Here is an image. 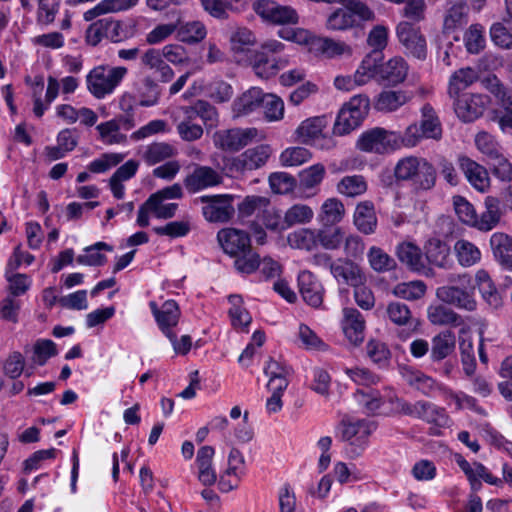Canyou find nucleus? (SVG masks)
Masks as SVG:
<instances>
[{"label":"nucleus","instance_id":"obj_14","mask_svg":"<svg viewBox=\"0 0 512 512\" xmlns=\"http://www.w3.org/2000/svg\"><path fill=\"white\" fill-rule=\"evenodd\" d=\"M490 92L498 99L503 111H496L493 120L505 133L512 129V90L506 88L496 77L489 81Z\"/></svg>","mask_w":512,"mask_h":512},{"label":"nucleus","instance_id":"obj_24","mask_svg":"<svg viewBox=\"0 0 512 512\" xmlns=\"http://www.w3.org/2000/svg\"><path fill=\"white\" fill-rule=\"evenodd\" d=\"M469 7L465 0H455L448 3L444 20V32H453L468 23Z\"/></svg>","mask_w":512,"mask_h":512},{"label":"nucleus","instance_id":"obj_11","mask_svg":"<svg viewBox=\"0 0 512 512\" xmlns=\"http://www.w3.org/2000/svg\"><path fill=\"white\" fill-rule=\"evenodd\" d=\"M272 154V148L267 144H260L245 150L233 157L229 163L231 173L243 174L263 167Z\"/></svg>","mask_w":512,"mask_h":512},{"label":"nucleus","instance_id":"obj_47","mask_svg":"<svg viewBox=\"0 0 512 512\" xmlns=\"http://www.w3.org/2000/svg\"><path fill=\"white\" fill-rule=\"evenodd\" d=\"M317 244H321L322 247L328 250L338 249L344 241L345 233L340 227L325 226L322 229L316 231Z\"/></svg>","mask_w":512,"mask_h":512},{"label":"nucleus","instance_id":"obj_26","mask_svg":"<svg viewBox=\"0 0 512 512\" xmlns=\"http://www.w3.org/2000/svg\"><path fill=\"white\" fill-rule=\"evenodd\" d=\"M263 91L258 87H252L238 96L232 105L235 117L250 115L261 107Z\"/></svg>","mask_w":512,"mask_h":512},{"label":"nucleus","instance_id":"obj_39","mask_svg":"<svg viewBox=\"0 0 512 512\" xmlns=\"http://www.w3.org/2000/svg\"><path fill=\"white\" fill-rule=\"evenodd\" d=\"M367 188V181L362 175L344 176L336 185L338 194L348 198L363 195L367 191Z\"/></svg>","mask_w":512,"mask_h":512},{"label":"nucleus","instance_id":"obj_43","mask_svg":"<svg viewBox=\"0 0 512 512\" xmlns=\"http://www.w3.org/2000/svg\"><path fill=\"white\" fill-rule=\"evenodd\" d=\"M477 78L478 76L476 71L470 67L461 68L455 71L449 80V95L451 97L458 96L461 91L473 84Z\"/></svg>","mask_w":512,"mask_h":512},{"label":"nucleus","instance_id":"obj_35","mask_svg":"<svg viewBox=\"0 0 512 512\" xmlns=\"http://www.w3.org/2000/svg\"><path fill=\"white\" fill-rule=\"evenodd\" d=\"M430 357L439 362L451 355L456 346L455 334L451 330H443L432 338Z\"/></svg>","mask_w":512,"mask_h":512},{"label":"nucleus","instance_id":"obj_46","mask_svg":"<svg viewBox=\"0 0 512 512\" xmlns=\"http://www.w3.org/2000/svg\"><path fill=\"white\" fill-rule=\"evenodd\" d=\"M176 30L178 39L189 44L202 41L207 34L204 24L200 21L180 23Z\"/></svg>","mask_w":512,"mask_h":512},{"label":"nucleus","instance_id":"obj_5","mask_svg":"<svg viewBox=\"0 0 512 512\" xmlns=\"http://www.w3.org/2000/svg\"><path fill=\"white\" fill-rule=\"evenodd\" d=\"M341 7L335 9L326 20L330 31H345L358 26L363 21H373L375 13L360 0H341Z\"/></svg>","mask_w":512,"mask_h":512},{"label":"nucleus","instance_id":"obj_56","mask_svg":"<svg viewBox=\"0 0 512 512\" xmlns=\"http://www.w3.org/2000/svg\"><path fill=\"white\" fill-rule=\"evenodd\" d=\"M314 216L312 208L305 204H295L284 214L287 228L294 225L309 223Z\"/></svg>","mask_w":512,"mask_h":512},{"label":"nucleus","instance_id":"obj_60","mask_svg":"<svg viewBox=\"0 0 512 512\" xmlns=\"http://www.w3.org/2000/svg\"><path fill=\"white\" fill-rule=\"evenodd\" d=\"M230 41L233 51L244 52L256 43V37L251 30L241 27L232 33Z\"/></svg>","mask_w":512,"mask_h":512},{"label":"nucleus","instance_id":"obj_62","mask_svg":"<svg viewBox=\"0 0 512 512\" xmlns=\"http://www.w3.org/2000/svg\"><path fill=\"white\" fill-rule=\"evenodd\" d=\"M324 175V165L320 163L314 164L300 172V185L307 189L313 188L322 182Z\"/></svg>","mask_w":512,"mask_h":512},{"label":"nucleus","instance_id":"obj_19","mask_svg":"<svg viewBox=\"0 0 512 512\" xmlns=\"http://www.w3.org/2000/svg\"><path fill=\"white\" fill-rule=\"evenodd\" d=\"M299 291L303 300L311 307L318 308L323 303L324 288L321 282L309 271L298 276Z\"/></svg>","mask_w":512,"mask_h":512},{"label":"nucleus","instance_id":"obj_17","mask_svg":"<svg viewBox=\"0 0 512 512\" xmlns=\"http://www.w3.org/2000/svg\"><path fill=\"white\" fill-rule=\"evenodd\" d=\"M454 110L463 122H472L479 118L486 106V97L481 94H463L456 96Z\"/></svg>","mask_w":512,"mask_h":512},{"label":"nucleus","instance_id":"obj_54","mask_svg":"<svg viewBox=\"0 0 512 512\" xmlns=\"http://www.w3.org/2000/svg\"><path fill=\"white\" fill-rule=\"evenodd\" d=\"M477 149L487 157L488 161L501 154L502 147L495 137L488 132L481 131L475 136Z\"/></svg>","mask_w":512,"mask_h":512},{"label":"nucleus","instance_id":"obj_51","mask_svg":"<svg viewBox=\"0 0 512 512\" xmlns=\"http://www.w3.org/2000/svg\"><path fill=\"white\" fill-rule=\"evenodd\" d=\"M386 314L389 320L398 326L412 325L414 320L409 306L400 301L390 302Z\"/></svg>","mask_w":512,"mask_h":512},{"label":"nucleus","instance_id":"obj_4","mask_svg":"<svg viewBox=\"0 0 512 512\" xmlns=\"http://www.w3.org/2000/svg\"><path fill=\"white\" fill-rule=\"evenodd\" d=\"M394 175L397 180L411 181L416 191L430 190L436 182L433 165L422 157L407 156L400 159L394 168Z\"/></svg>","mask_w":512,"mask_h":512},{"label":"nucleus","instance_id":"obj_18","mask_svg":"<svg viewBox=\"0 0 512 512\" xmlns=\"http://www.w3.org/2000/svg\"><path fill=\"white\" fill-rule=\"evenodd\" d=\"M342 329L348 341L358 346L364 340L365 319L355 308L343 309Z\"/></svg>","mask_w":512,"mask_h":512},{"label":"nucleus","instance_id":"obj_50","mask_svg":"<svg viewBox=\"0 0 512 512\" xmlns=\"http://www.w3.org/2000/svg\"><path fill=\"white\" fill-rule=\"evenodd\" d=\"M428 319L434 325H460L462 323L461 316L452 309L438 305L430 307L428 310Z\"/></svg>","mask_w":512,"mask_h":512},{"label":"nucleus","instance_id":"obj_6","mask_svg":"<svg viewBox=\"0 0 512 512\" xmlns=\"http://www.w3.org/2000/svg\"><path fill=\"white\" fill-rule=\"evenodd\" d=\"M370 110V100L365 94L353 96L340 109L333 127L335 135L343 136L361 125Z\"/></svg>","mask_w":512,"mask_h":512},{"label":"nucleus","instance_id":"obj_9","mask_svg":"<svg viewBox=\"0 0 512 512\" xmlns=\"http://www.w3.org/2000/svg\"><path fill=\"white\" fill-rule=\"evenodd\" d=\"M395 33L406 55H411L420 60L426 58L427 43L419 23L400 21L395 28Z\"/></svg>","mask_w":512,"mask_h":512},{"label":"nucleus","instance_id":"obj_52","mask_svg":"<svg viewBox=\"0 0 512 512\" xmlns=\"http://www.w3.org/2000/svg\"><path fill=\"white\" fill-rule=\"evenodd\" d=\"M229 303L231 308L229 309V315L231 318L232 325L235 328H247L251 323L252 318L249 312L242 307V297L240 295H230Z\"/></svg>","mask_w":512,"mask_h":512},{"label":"nucleus","instance_id":"obj_20","mask_svg":"<svg viewBox=\"0 0 512 512\" xmlns=\"http://www.w3.org/2000/svg\"><path fill=\"white\" fill-rule=\"evenodd\" d=\"M458 164L468 182L478 191L485 192L490 186V178L485 167L467 156H460Z\"/></svg>","mask_w":512,"mask_h":512},{"label":"nucleus","instance_id":"obj_7","mask_svg":"<svg viewBox=\"0 0 512 512\" xmlns=\"http://www.w3.org/2000/svg\"><path fill=\"white\" fill-rule=\"evenodd\" d=\"M126 74V67L97 66L86 76L87 88L94 97L102 99L115 90Z\"/></svg>","mask_w":512,"mask_h":512},{"label":"nucleus","instance_id":"obj_1","mask_svg":"<svg viewBox=\"0 0 512 512\" xmlns=\"http://www.w3.org/2000/svg\"><path fill=\"white\" fill-rule=\"evenodd\" d=\"M217 240L223 251L235 258L234 267L239 273L251 274L259 268V255L253 252L247 232L223 228L218 232Z\"/></svg>","mask_w":512,"mask_h":512},{"label":"nucleus","instance_id":"obj_27","mask_svg":"<svg viewBox=\"0 0 512 512\" xmlns=\"http://www.w3.org/2000/svg\"><path fill=\"white\" fill-rule=\"evenodd\" d=\"M326 127L325 116L310 117L300 123L294 134L298 142L311 145L313 141H317Z\"/></svg>","mask_w":512,"mask_h":512},{"label":"nucleus","instance_id":"obj_29","mask_svg":"<svg viewBox=\"0 0 512 512\" xmlns=\"http://www.w3.org/2000/svg\"><path fill=\"white\" fill-rule=\"evenodd\" d=\"M475 284L483 300L493 309L502 306V297L489 273L480 269L475 274Z\"/></svg>","mask_w":512,"mask_h":512},{"label":"nucleus","instance_id":"obj_30","mask_svg":"<svg viewBox=\"0 0 512 512\" xmlns=\"http://www.w3.org/2000/svg\"><path fill=\"white\" fill-rule=\"evenodd\" d=\"M214 448L212 446H202L196 455V465L198 468V480L204 486H211L217 480V475L212 467V460L214 456Z\"/></svg>","mask_w":512,"mask_h":512},{"label":"nucleus","instance_id":"obj_41","mask_svg":"<svg viewBox=\"0 0 512 512\" xmlns=\"http://www.w3.org/2000/svg\"><path fill=\"white\" fill-rule=\"evenodd\" d=\"M408 101V97L402 91L385 90L378 94L374 102V108L380 112H393Z\"/></svg>","mask_w":512,"mask_h":512},{"label":"nucleus","instance_id":"obj_3","mask_svg":"<svg viewBox=\"0 0 512 512\" xmlns=\"http://www.w3.org/2000/svg\"><path fill=\"white\" fill-rule=\"evenodd\" d=\"M448 284L437 288L436 295L442 302L458 309L472 312L477 308L475 284L468 273L450 274Z\"/></svg>","mask_w":512,"mask_h":512},{"label":"nucleus","instance_id":"obj_31","mask_svg":"<svg viewBox=\"0 0 512 512\" xmlns=\"http://www.w3.org/2000/svg\"><path fill=\"white\" fill-rule=\"evenodd\" d=\"M398 260L412 271H423L425 263L421 249L412 242H402L396 246Z\"/></svg>","mask_w":512,"mask_h":512},{"label":"nucleus","instance_id":"obj_25","mask_svg":"<svg viewBox=\"0 0 512 512\" xmlns=\"http://www.w3.org/2000/svg\"><path fill=\"white\" fill-rule=\"evenodd\" d=\"M485 211L476 215L473 227L482 232L494 229L501 220L500 201L497 197L487 196L484 200Z\"/></svg>","mask_w":512,"mask_h":512},{"label":"nucleus","instance_id":"obj_55","mask_svg":"<svg viewBox=\"0 0 512 512\" xmlns=\"http://www.w3.org/2000/svg\"><path fill=\"white\" fill-rule=\"evenodd\" d=\"M464 43L469 53H480L485 47L484 27L472 24L464 34Z\"/></svg>","mask_w":512,"mask_h":512},{"label":"nucleus","instance_id":"obj_23","mask_svg":"<svg viewBox=\"0 0 512 512\" xmlns=\"http://www.w3.org/2000/svg\"><path fill=\"white\" fill-rule=\"evenodd\" d=\"M331 274L338 282L353 287L360 286L366 281L362 269L351 261L338 260L331 266Z\"/></svg>","mask_w":512,"mask_h":512},{"label":"nucleus","instance_id":"obj_49","mask_svg":"<svg viewBox=\"0 0 512 512\" xmlns=\"http://www.w3.org/2000/svg\"><path fill=\"white\" fill-rule=\"evenodd\" d=\"M403 7L400 9L401 21L408 23H420L426 18L425 0H402Z\"/></svg>","mask_w":512,"mask_h":512},{"label":"nucleus","instance_id":"obj_44","mask_svg":"<svg viewBox=\"0 0 512 512\" xmlns=\"http://www.w3.org/2000/svg\"><path fill=\"white\" fill-rule=\"evenodd\" d=\"M367 258L370 267L377 273L389 272L397 267L396 260L377 246L370 247Z\"/></svg>","mask_w":512,"mask_h":512},{"label":"nucleus","instance_id":"obj_22","mask_svg":"<svg viewBox=\"0 0 512 512\" xmlns=\"http://www.w3.org/2000/svg\"><path fill=\"white\" fill-rule=\"evenodd\" d=\"M150 308L159 328L167 336V332H172L171 328L176 326L179 321L180 310L178 304L174 300H167L161 308H158L155 302H150Z\"/></svg>","mask_w":512,"mask_h":512},{"label":"nucleus","instance_id":"obj_32","mask_svg":"<svg viewBox=\"0 0 512 512\" xmlns=\"http://www.w3.org/2000/svg\"><path fill=\"white\" fill-rule=\"evenodd\" d=\"M354 224L363 234L369 235L375 232L377 217L374 205L370 201L360 202L354 212Z\"/></svg>","mask_w":512,"mask_h":512},{"label":"nucleus","instance_id":"obj_61","mask_svg":"<svg viewBox=\"0 0 512 512\" xmlns=\"http://www.w3.org/2000/svg\"><path fill=\"white\" fill-rule=\"evenodd\" d=\"M311 152L304 147L287 148L281 153L280 160L284 166H299L311 159Z\"/></svg>","mask_w":512,"mask_h":512},{"label":"nucleus","instance_id":"obj_8","mask_svg":"<svg viewBox=\"0 0 512 512\" xmlns=\"http://www.w3.org/2000/svg\"><path fill=\"white\" fill-rule=\"evenodd\" d=\"M339 428L340 439L348 444L350 454L358 457L367 448L369 437L376 429V424L366 419H343Z\"/></svg>","mask_w":512,"mask_h":512},{"label":"nucleus","instance_id":"obj_36","mask_svg":"<svg viewBox=\"0 0 512 512\" xmlns=\"http://www.w3.org/2000/svg\"><path fill=\"white\" fill-rule=\"evenodd\" d=\"M419 127L427 139L440 140L442 138V125L434 108L426 103L421 108V121Z\"/></svg>","mask_w":512,"mask_h":512},{"label":"nucleus","instance_id":"obj_37","mask_svg":"<svg viewBox=\"0 0 512 512\" xmlns=\"http://www.w3.org/2000/svg\"><path fill=\"white\" fill-rule=\"evenodd\" d=\"M287 65L286 60L269 58L264 52H257L254 55L253 70L255 74L262 79H269L275 76L278 71Z\"/></svg>","mask_w":512,"mask_h":512},{"label":"nucleus","instance_id":"obj_40","mask_svg":"<svg viewBox=\"0 0 512 512\" xmlns=\"http://www.w3.org/2000/svg\"><path fill=\"white\" fill-rule=\"evenodd\" d=\"M453 249L457 261L462 267H471L477 264L481 259V252L479 248L468 240H457Z\"/></svg>","mask_w":512,"mask_h":512},{"label":"nucleus","instance_id":"obj_21","mask_svg":"<svg viewBox=\"0 0 512 512\" xmlns=\"http://www.w3.org/2000/svg\"><path fill=\"white\" fill-rule=\"evenodd\" d=\"M408 74V64L400 56L379 64V82L389 86L402 83Z\"/></svg>","mask_w":512,"mask_h":512},{"label":"nucleus","instance_id":"obj_13","mask_svg":"<svg viewBox=\"0 0 512 512\" xmlns=\"http://www.w3.org/2000/svg\"><path fill=\"white\" fill-rule=\"evenodd\" d=\"M254 11L263 20L278 25L297 24L299 16L290 6H282L266 0H258L253 4Z\"/></svg>","mask_w":512,"mask_h":512},{"label":"nucleus","instance_id":"obj_64","mask_svg":"<svg viewBox=\"0 0 512 512\" xmlns=\"http://www.w3.org/2000/svg\"><path fill=\"white\" fill-rule=\"evenodd\" d=\"M492 173L495 177L503 182H510L512 180V164L503 155V152L496 158L489 160Z\"/></svg>","mask_w":512,"mask_h":512},{"label":"nucleus","instance_id":"obj_12","mask_svg":"<svg viewBox=\"0 0 512 512\" xmlns=\"http://www.w3.org/2000/svg\"><path fill=\"white\" fill-rule=\"evenodd\" d=\"M257 135L256 128H232L216 132L213 140L219 149L235 152L250 144Z\"/></svg>","mask_w":512,"mask_h":512},{"label":"nucleus","instance_id":"obj_59","mask_svg":"<svg viewBox=\"0 0 512 512\" xmlns=\"http://www.w3.org/2000/svg\"><path fill=\"white\" fill-rule=\"evenodd\" d=\"M193 111L208 128L216 127L219 122V114L215 106L205 100H197L193 104Z\"/></svg>","mask_w":512,"mask_h":512},{"label":"nucleus","instance_id":"obj_34","mask_svg":"<svg viewBox=\"0 0 512 512\" xmlns=\"http://www.w3.org/2000/svg\"><path fill=\"white\" fill-rule=\"evenodd\" d=\"M490 247L495 259L503 266L512 267V237L496 232L490 238Z\"/></svg>","mask_w":512,"mask_h":512},{"label":"nucleus","instance_id":"obj_16","mask_svg":"<svg viewBox=\"0 0 512 512\" xmlns=\"http://www.w3.org/2000/svg\"><path fill=\"white\" fill-rule=\"evenodd\" d=\"M394 142H396L394 132L377 127L363 133L358 139L357 146L362 151L381 154L391 149Z\"/></svg>","mask_w":512,"mask_h":512},{"label":"nucleus","instance_id":"obj_63","mask_svg":"<svg viewBox=\"0 0 512 512\" xmlns=\"http://www.w3.org/2000/svg\"><path fill=\"white\" fill-rule=\"evenodd\" d=\"M453 204L460 221L473 227L477 215L474 206L462 196H455Z\"/></svg>","mask_w":512,"mask_h":512},{"label":"nucleus","instance_id":"obj_10","mask_svg":"<svg viewBox=\"0 0 512 512\" xmlns=\"http://www.w3.org/2000/svg\"><path fill=\"white\" fill-rule=\"evenodd\" d=\"M234 196L230 194L205 195L199 198L203 204L202 214L211 223H224L232 219L235 213Z\"/></svg>","mask_w":512,"mask_h":512},{"label":"nucleus","instance_id":"obj_48","mask_svg":"<svg viewBox=\"0 0 512 512\" xmlns=\"http://www.w3.org/2000/svg\"><path fill=\"white\" fill-rule=\"evenodd\" d=\"M287 242L293 249L310 251L317 247L316 231L306 228L298 229L288 235Z\"/></svg>","mask_w":512,"mask_h":512},{"label":"nucleus","instance_id":"obj_42","mask_svg":"<svg viewBox=\"0 0 512 512\" xmlns=\"http://www.w3.org/2000/svg\"><path fill=\"white\" fill-rule=\"evenodd\" d=\"M450 249L443 241L432 238L425 246V256L429 263L445 268L449 263Z\"/></svg>","mask_w":512,"mask_h":512},{"label":"nucleus","instance_id":"obj_53","mask_svg":"<svg viewBox=\"0 0 512 512\" xmlns=\"http://www.w3.org/2000/svg\"><path fill=\"white\" fill-rule=\"evenodd\" d=\"M104 20L107 29V39L111 42L118 43L133 37L134 29L131 25L110 17L104 18Z\"/></svg>","mask_w":512,"mask_h":512},{"label":"nucleus","instance_id":"obj_2","mask_svg":"<svg viewBox=\"0 0 512 512\" xmlns=\"http://www.w3.org/2000/svg\"><path fill=\"white\" fill-rule=\"evenodd\" d=\"M279 37L300 45H306L310 52L326 58H335L345 54H351V48L345 42L337 41L329 37L314 35L304 28H281Z\"/></svg>","mask_w":512,"mask_h":512},{"label":"nucleus","instance_id":"obj_28","mask_svg":"<svg viewBox=\"0 0 512 512\" xmlns=\"http://www.w3.org/2000/svg\"><path fill=\"white\" fill-rule=\"evenodd\" d=\"M438 427H445L449 423V417L443 408L428 401L414 403L413 416Z\"/></svg>","mask_w":512,"mask_h":512},{"label":"nucleus","instance_id":"obj_57","mask_svg":"<svg viewBox=\"0 0 512 512\" xmlns=\"http://www.w3.org/2000/svg\"><path fill=\"white\" fill-rule=\"evenodd\" d=\"M261 107H263L265 118L268 121H279L284 116V102L275 94H265L263 92Z\"/></svg>","mask_w":512,"mask_h":512},{"label":"nucleus","instance_id":"obj_15","mask_svg":"<svg viewBox=\"0 0 512 512\" xmlns=\"http://www.w3.org/2000/svg\"><path fill=\"white\" fill-rule=\"evenodd\" d=\"M221 173L210 166L195 165L193 171L183 180L184 187L189 193L217 186L222 183Z\"/></svg>","mask_w":512,"mask_h":512},{"label":"nucleus","instance_id":"obj_38","mask_svg":"<svg viewBox=\"0 0 512 512\" xmlns=\"http://www.w3.org/2000/svg\"><path fill=\"white\" fill-rule=\"evenodd\" d=\"M382 60L380 54L369 53L362 60L360 66L354 73L358 85H364L371 79L379 81V62Z\"/></svg>","mask_w":512,"mask_h":512},{"label":"nucleus","instance_id":"obj_58","mask_svg":"<svg viewBox=\"0 0 512 512\" xmlns=\"http://www.w3.org/2000/svg\"><path fill=\"white\" fill-rule=\"evenodd\" d=\"M426 285L422 281L400 283L393 289V294L406 300H418L424 296Z\"/></svg>","mask_w":512,"mask_h":512},{"label":"nucleus","instance_id":"obj_45","mask_svg":"<svg viewBox=\"0 0 512 512\" xmlns=\"http://www.w3.org/2000/svg\"><path fill=\"white\" fill-rule=\"evenodd\" d=\"M344 214V204L337 198H329L321 206L319 219L324 226H332L339 223Z\"/></svg>","mask_w":512,"mask_h":512},{"label":"nucleus","instance_id":"obj_33","mask_svg":"<svg viewBox=\"0 0 512 512\" xmlns=\"http://www.w3.org/2000/svg\"><path fill=\"white\" fill-rule=\"evenodd\" d=\"M177 155V149L167 142H153L141 151L142 160L149 166L156 165Z\"/></svg>","mask_w":512,"mask_h":512}]
</instances>
